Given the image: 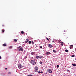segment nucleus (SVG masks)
I'll return each mask as SVG.
<instances>
[{"label":"nucleus","mask_w":76,"mask_h":76,"mask_svg":"<svg viewBox=\"0 0 76 76\" xmlns=\"http://www.w3.org/2000/svg\"><path fill=\"white\" fill-rule=\"evenodd\" d=\"M30 63L31 64H33V65H35V64H36V62H35V60H33L30 61Z\"/></svg>","instance_id":"nucleus-1"},{"label":"nucleus","mask_w":76,"mask_h":76,"mask_svg":"<svg viewBox=\"0 0 76 76\" xmlns=\"http://www.w3.org/2000/svg\"><path fill=\"white\" fill-rule=\"evenodd\" d=\"M47 71L48 72H49V73H52V71L50 69H48L47 70Z\"/></svg>","instance_id":"nucleus-2"},{"label":"nucleus","mask_w":76,"mask_h":76,"mask_svg":"<svg viewBox=\"0 0 76 76\" xmlns=\"http://www.w3.org/2000/svg\"><path fill=\"white\" fill-rule=\"evenodd\" d=\"M19 48H20V51H23V47H21V46H19Z\"/></svg>","instance_id":"nucleus-3"},{"label":"nucleus","mask_w":76,"mask_h":76,"mask_svg":"<svg viewBox=\"0 0 76 76\" xmlns=\"http://www.w3.org/2000/svg\"><path fill=\"white\" fill-rule=\"evenodd\" d=\"M29 41V39H26V41L24 42V43L25 44H26V43H28Z\"/></svg>","instance_id":"nucleus-4"},{"label":"nucleus","mask_w":76,"mask_h":76,"mask_svg":"<svg viewBox=\"0 0 76 76\" xmlns=\"http://www.w3.org/2000/svg\"><path fill=\"white\" fill-rule=\"evenodd\" d=\"M48 47H49V48H52V47H53V45H51V44H49L48 45Z\"/></svg>","instance_id":"nucleus-5"},{"label":"nucleus","mask_w":76,"mask_h":76,"mask_svg":"<svg viewBox=\"0 0 76 76\" xmlns=\"http://www.w3.org/2000/svg\"><path fill=\"white\" fill-rule=\"evenodd\" d=\"M45 54L46 56H48L49 55V54H51V53H50V52H46Z\"/></svg>","instance_id":"nucleus-6"},{"label":"nucleus","mask_w":76,"mask_h":76,"mask_svg":"<svg viewBox=\"0 0 76 76\" xmlns=\"http://www.w3.org/2000/svg\"><path fill=\"white\" fill-rule=\"evenodd\" d=\"M35 71L36 72H38V68L36 67H35Z\"/></svg>","instance_id":"nucleus-7"},{"label":"nucleus","mask_w":76,"mask_h":76,"mask_svg":"<svg viewBox=\"0 0 76 76\" xmlns=\"http://www.w3.org/2000/svg\"><path fill=\"white\" fill-rule=\"evenodd\" d=\"M20 66H19V69H21V68H22L23 67V66H22V64H20Z\"/></svg>","instance_id":"nucleus-8"},{"label":"nucleus","mask_w":76,"mask_h":76,"mask_svg":"<svg viewBox=\"0 0 76 76\" xmlns=\"http://www.w3.org/2000/svg\"><path fill=\"white\" fill-rule=\"evenodd\" d=\"M35 52H33L31 53V55H32V56H34V55H35Z\"/></svg>","instance_id":"nucleus-9"},{"label":"nucleus","mask_w":76,"mask_h":76,"mask_svg":"<svg viewBox=\"0 0 76 76\" xmlns=\"http://www.w3.org/2000/svg\"><path fill=\"white\" fill-rule=\"evenodd\" d=\"M44 57L43 56H39V58L41 59Z\"/></svg>","instance_id":"nucleus-10"},{"label":"nucleus","mask_w":76,"mask_h":76,"mask_svg":"<svg viewBox=\"0 0 76 76\" xmlns=\"http://www.w3.org/2000/svg\"><path fill=\"white\" fill-rule=\"evenodd\" d=\"M73 45H71L70 47H69V48H70V49H72L73 48Z\"/></svg>","instance_id":"nucleus-11"},{"label":"nucleus","mask_w":76,"mask_h":76,"mask_svg":"<svg viewBox=\"0 0 76 76\" xmlns=\"http://www.w3.org/2000/svg\"><path fill=\"white\" fill-rule=\"evenodd\" d=\"M72 66H74V67H75V66H76V64H72Z\"/></svg>","instance_id":"nucleus-12"},{"label":"nucleus","mask_w":76,"mask_h":76,"mask_svg":"<svg viewBox=\"0 0 76 76\" xmlns=\"http://www.w3.org/2000/svg\"><path fill=\"white\" fill-rule=\"evenodd\" d=\"M36 58H37V59H38V58H39V56H37L36 57Z\"/></svg>","instance_id":"nucleus-13"},{"label":"nucleus","mask_w":76,"mask_h":76,"mask_svg":"<svg viewBox=\"0 0 76 76\" xmlns=\"http://www.w3.org/2000/svg\"><path fill=\"white\" fill-rule=\"evenodd\" d=\"M41 73H43V72L42 71L41 72L40 71H39L38 72V73L40 74Z\"/></svg>","instance_id":"nucleus-14"},{"label":"nucleus","mask_w":76,"mask_h":76,"mask_svg":"<svg viewBox=\"0 0 76 76\" xmlns=\"http://www.w3.org/2000/svg\"><path fill=\"white\" fill-rule=\"evenodd\" d=\"M65 52H66V53H68L69 52V50L67 49L66 50H65Z\"/></svg>","instance_id":"nucleus-15"},{"label":"nucleus","mask_w":76,"mask_h":76,"mask_svg":"<svg viewBox=\"0 0 76 76\" xmlns=\"http://www.w3.org/2000/svg\"><path fill=\"white\" fill-rule=\"evenodd\" d=\"M18 49L17 50L18 51H19V47H18V48H17Z\"/></svg>","instance_id":"nucleus-16"},{"label":"nucleus","mask_w":76,"mask_h":76,"mask_svg":"<svg viewBox=\"0 0 76 76\" xmlns=\"http://www.w3.org/2000/svg\"><path fill=\"white\" fill-rule=\"evenodd\" d=\"M21 33L22 34H24V32H23V31H22Z\"/></svg>","instance_id":"nucleus-17"},{"label":"nucleus","mask_w":76,"mask_h":76,"mask_svg":"<svg viewBox=\"0 0 76 76\" xmlns=\"http://www.w3.org/2000/svg\"><path fill=\"white\" fill-rule=\"evenodd\" d=\"M3 46L4 47H6V44H3Z\"/></svg>","instance_id":"nucleus-18"},{"label":"nucleus","mask_w":76,"mask_h":76,"mask_svg":"<svg viewBox=\"0 0 76 76\" xmlns=\"http://www.w3.org/2000/svg\"><path fill=\"white\" fill-rule=\"evenodd\" d=\"M53 52L54 53H56V50H53Z\"/></svg>","instance_id":"nucleus-19"},{"label":"nucleus","mask_w":76,"mask_h":76,"mask_svg":"<svg viewBox=\"0 0 76 76\" xmlns=\"http://www.w3.org/2000/svg\"><path fill=\"white\" fill-rule=\"evenodd\" d=\"M39 63H40V64H42V62L41 61H40Z\"/></svg>","instance_id":"nucleus-20"},{"label":"nucleus","mask_w":76,"mask_h":76,"mask_svg":"<svg viewBox=\"0 0 76 76\" xmlns=\"http://www.w3.org/2000/svg\"><path fill=\"white\" fill-rule=\"evenodd\" d=\"M14 41L15 42H17V39H14Z\"/></svg>","instance_id":"nucleus-21"},{"label":"nucleus","mask_w":76,"mask_h":76,"mask_svg":"<svg viewBox=\"0 0 76 76\" xmlns=\"http://www.w3.org/2000/svg\"><path fill=\"white\" fill-rule=\"evenodd\" d=\"M11 72H9L8 73V75H11Z\"/></svg>","instance_id":"nucleus-22"},{"label":"nucleus","mask_w":76,"mask_h":76,"mask_svg":"<svg viewBox=\"0 0 76 76\" xmlns=\"http://www.w3.org/2000/svg\"><path fill=\"white\" fill-rule=\"evenodd\" d=\"M72 57H75V55H73L72 56Z\"/></svg>","instance_id":"nucleus-23"},{"label":"nucleus","mask_w":76,"mask_h":76,"mask_svg":"<svg viewBox=\"0 0 76 76\" xmlns=\"http://www.w3.org/2000/svg\"><path fill=\"white\" fill-rule=\"evenodd\" d=\"M28 44H31V41H29L28 42Z\"/></svg>","instance_id":"nucleus-24"},{"label":"nucleus","mask_w":76,"mask_h":76,"mask_svg":"<svg viewBox=\"0 0 76 76\" xmlns=\"http://www.w3.org/2000/svg\"><path fill=\"white\" fill-rule=\"evenodd\" d=\"M58 67H59V65H57V68H58Z\"/></svg>","instance_id":"nucleus-25"},{"label":"nucleus","mask_w":76,"mask_h":76,"mask_svg":"<svg viewBox=\"0 0 76 76\" xmlns=\"http://www.w3.org/2000/svg\"><path fill=\"white\" fill-rule=\"evenodd\" d=\"M31 42H32V44H34V42L33 41H32Z\"/></svg>","instance_id":"nucleus-26"},{"label":"nucleus","mask_w":76,"mask_h":76,"mask_svg":"<svg viewBox=\"0 0 76 76\" xmlns=\"http://www.w3.org/2000/svg\"><path fill=\"white\" fill-rule=\"evenodd\" d=\"M25 58H28V56H25Z\"/></svg>","instance_id":"nucleus-27"},{"label":"nucleus","mask_w":76,"mask_h":76,"mask_svg":"<svg viewBox=\"0 0 76 76\" xmlns=\"http://www.w3.org/2000/svg\"><path fill=\"white\" fill-rule=\"evenodd\" d=\"M9 48H12V46H10L9 47Z\"/></svg>","instance_id":"nucleus-28"},{"label":"nucleus","mask_w":76,"mask_h":76,"mask_svg":"<svg viewBox=\"0 0 76 76\" xmlns=\"http://www.w3.org/2000/svg\"><path fill=\"white\" fill-rule=\"evenodd\" d=\"M2 32H4V30H2Z\"/></svg>","instance_id":"nucleus-29"},{"label":"nucleus","mask_w":76,"mask_h":76,"mask_svg":"<svg viewBox=\"0 0 76 76\" xmlns=\"http://www.w3.org/2000/svg\"><path fill=\"white\" fill-rule=\"evenodd\" d=\"M46 39H47V40H48V41H49V39H48V38H47Z\"/></svg>","instance_id":"nucleus-30"},{"label":"nucleus","mask_w":76,"mask_h":76,"mask_svg":"<svg viewBox=\"0 0 76 76\" xmlns=\"http://www.w3.org/2000/svg\"><path fill=\"white\" fill-rule=\"evenodd\" d=\"M40 48L41 49L42 48V46H40Z\"/></svg>","instance_id":"nucleus-31"},{"label":"nucleus","mask_w":76,"mask_h":76,"mask_svg":"<svg viewBox=\"0 0 76 76\" xmlns=\"http://www.w3.org/2000/svg\"><path fill=\"white\" fill-rule=\"evenodd\" d=\"M18 68H19L20 67H19V64H18Z\"/></svg>","instance_id":"nucleus-32"},{"label":"nucleus","mask_w":76,"mask_h":76,"mask_svg":"<svg viewBox=\"0 0 76 76\" xmlns=\"http://www.w3.org/2000/svg\"><path fill=\"white\" fill-rule=\"evenodd\" d=\"M0 59H1V56H0Z\"/></svg>","instance_id":"nucleus-33"},{"label":"nucleus","mask_w":76,"mask_h":76,"mask_svg":"<svg viewBox=\"0 0 76 76\" xmlns=\"http://www.w3.org/2000/svg\"><path fill=\"white\" fill-rule=\"evenodd\" d=\"M5 69L6 70H7V68H5Z\"/></svg>","instance_id":"nucleus-34"},{"label":"nucleus","mask_w":76,"mask_h":76,"mask_svg":"<svg viewBox=\"0 0 76 76\" xmlns=\"http://www.w3.org/2000/svg\"><path fill=\"white\" fill-rule=\"evenodd\" d=\"M52 42H54V41H53Z\"/></svg>","instance_id":"nucleus-35"},{"label":"nucleus","mask_w":76,"mask_h":76,"mask_svg":"<svg viewBox=\"0 0 76 76\" xmlns=\"http://www.w3.org/2000/svg\"><path fill=\"white\" fill-rule=\"evenodd\" d=\"M61 44H63V42H61Z\"/></svg>","instance_id":"nucleus-36"},{"label":"nucleus","mask_w":76,"mask_h":76,"mask_svg":"<svg viewBox=\"0 0 76 76\" xmlns=\"http://www.w3.org/2000/svg\"><path fill=\"white\" fill-rule=\"evenodd\" d=\"M33 57H32V58H31V59H33Z\"/></svg>","instance_id":"nucleus-37"},{"label":"nucleus","mask_w":76,"mask_h":76,"mask_svg":"<svg viewBox=\"0 0 76 76\" xmlns=\"http://www.w3.org/2000/svg\"><path fill=\"white\" fill-rule=\"evenodd\" d=\"M67 72H69L70 71H69V70H67Z\"/></svg>","instance_id":"nucleus-38"},{"label":"nucleus","mask_w":76,"mask_h":76,"mask_svg":"<svg viewBox=\"0 0 76 76\" xmlns=\"http://www.w3.org/2000/svg\"><path fill=\"white\" fill-rule=\"evenodd\" d=\"M17 71H18V70H17Z\"/></svg>","instance_id":"nucleus-39"},{"label":"nucleus","mask_w":76,"mask_h":76,"mask_svg":"<svg viewBox=\"0 0 76 76\" xmlns=\"http://www.w3.org/2000/svg\"><path fill=\"white\" fill-rule=\"evenodd\" d=\"M2 26H3V25H2Z\"/></svg>","instance_id":"nucleus-40"},{"label":"nucleus","mask_w":76,"mask_h":76,"mask_svg":"<svg viewBox=\"0 0 76 76\" xmlns=\"http://www.w3.org/2000/svg\"><path fill=\"white\" fill-rule=\"evenodd\" d=\"M75 60H76V59H75Z\"/></svg>","instance_id":"nucleus-41"},{"label":"nucleus","mask_w":76,"mask_h":76,"mask_svg":"<svg viewBox=\"0 0 76 76\" xmlns=\"http://www.w3.org/2000/svg\"><path fill=\"white\" fill-rule=\"evenodd\" d=\"M46 74H47V73H46Z\"/></svg>","instance_id":"nucleus-42"}]
</instances>
